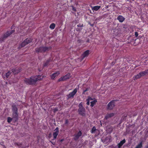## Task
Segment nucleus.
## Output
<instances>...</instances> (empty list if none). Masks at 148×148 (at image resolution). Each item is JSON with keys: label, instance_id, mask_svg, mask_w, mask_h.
I'll return each instance as SVG.
<instances>
[{"label": "nucleus", "instance_id": "obj_31", "mask_svg": "<svg viewBox=\"0 0 148 148\" xmlns=\"http://www.w3.org/2000/svg\"><path fill=\"white\" fill-rule=\"evenodd\" d=\"M69 123V121L68 119H66L65 120V125H67Z\"/></svg>", "mask_w": 148, "mask_h": 148}, {"label": "nucleus", "instance_id": "obj_13", "mask_svg": "<svg viewBox=\"0 0 148 148\" xmlns=\"http://www.w3.org/2000/svg\"><path fill=\"white\" fill-rule=\"evenodd\" d=\"M117 19L120 23H122L125 19L124 17L121 15H119L117 17Z\"/></svg>", "mask_w": 148, "mask_h": 148}, {"label": "nucleus", "instance_id": "obj_21", "mask_svg": "<svg viewBox=\"0 0 148 148\" xmlns=\"http://www.w3.org/2000/svg\"><path fill=\"white\" fill-rule=\"evenodd\" d=\"M97 99H95L93 101L90 102V106L91 107H93L97 102Z\"/></svg>", "mask_w": 148, "mask_h": 148}, {"label": "nucleus", "instance_id": "obj_17", "mask_svg": "<svg viewBox=\"0 0 148 148\" xmlns=\"http://www.w3.org/2000/svg\"><path fill=\"white\" fill-rule=\"evenodd\" d=\"M12 110L13 112H18V108L16 105H13L12 106Z\"/></svg>", "mask_w": 148, "mask_h": 148}, {"label": "nucleus", "instance_id": "obj_24", "mask_svg": "<svg viewBox=\"0 0 148 148\" xmlns=\"http://www.w3.org/2000/svg\"><path fill=\"white\" fill-rule=\"evenodd\" d=\"M74 96V90L71 93H70L69 95H68V97L69 98H71V97H73Z\"/></svg>", "mask_w": 148, "mask_h": 148}, {"label": "nucleus", "instance_id": "obj_46", "mask_svg": "<svg viewBox=\"0 0 148 148\" xmlns=\"http://www.w3.org/2000/svg\"><path fill=\"white\" fill-rule=\"evenodd\" d=\"M77 66H79V65H77Z\"/></svg>", "mask_w": 148, "mask_h": 148}, {"label": "nucleus", "instance_id": "obj_22", "mask_svg": "<svg viewBox=\"0 0 148 148\" xmlns=\"http://www.w3.org/2000/svg\"><path fill=\"white\" fill-rule=\"evenodd\" d=\"M141 77V75L140 74V73H139L133 77L134 79V80H136L137 79L140 78Z\"/></svg>", "mask_w": 148, "mask_h": 148}, {"label": "nucleus", "instance_id": "obj_36", "mask_svg": "<svg viewBox=\"0 0 148 148\" xmlns=\"http://www.w3.org/2000/svg\"><path fill=\"white\" fill-rule=\"evenodd\" d=\"M88 89L86 88L85 90H84L83 91V93H84L85 92H86V91H87L88 90Z\"/></svg>", "mask_w": 148, "mask_h": 148}, {"label": "nucleus", "instance_id": "obj_20", "mask_svg": "<svg viewBox=\"0 0 148 148\" xmlns=\"http://www.w3.org/2000/svg\"><path fill=\"white\" fill-rule=\"evenodd\" d=\"M100 7L101 6H95L92 7V9L93 10L97 11L98 10L100 9Z\"/></svg>", "mask_w": 148, "mask_h": 148}, {"label": "nucleus", "instance_id": "obj_6", "mask_svg": "<svg viewBox=\"0 0 148 148\" xmlns=\"http://www.w3.org/2000/svg\"><path fill=\"white\" fill-rule=\"evenodd\" d=\"M32 40L31 38H27L21 43V44L19 46V48H21L25 46L26 45L31 42Z\"/></svg>", "mask_w": 148, "mask_h": 148}, {"label": "nucleus", "instance_id": "obj_35", "mask_svg": "<svg viewBox=\"0 0 148 148\" xmlns=\"http://www.w3.org/2000/svg\"><path fill=\"white\" fill-rule=\"evenodd\" d=\"M87 99H89V101L90 100H92L93 99L90 97H88V98Z\"/></svg>", "mask_w": 148, "mask_h": 148}, {"label": "nucleus", "instance_id": "obj_32", "mask_svg": "<svg viewBox=\"0 0 148 148\" xmlns=\"http://www.w3.org/2000/svg\"><path fill=\"white\" fill-rule=\"evenodd\" d=\"M86 101H87L86 104L88 105H89L90 104V101L89 100V99H86Z\"/></svg>", "mask_w": 148, "mask_h": 148}, {"label": "nucleus", "instance_id": "obj_34", "mask_svg": "<svg viewBox=\"0 0 148 148\" xmlns=\"http://www.w3.org/2000/svg\"><path fill=\"white\" fill-rule=\"evenodd\" d=\"M58 111V109L57 108H55L53 109V111L54 112H55Z\"/></svg>", "mask_w": 148, "mask_h": 148}, {"label": "nucleus", "instance_id": "obj_38", "mask_svg": "<svg viewBox=\"0 0 148 148\" xmlns=\"http://www.w3.org/2000/svg\"><path fill=\"white\" fill-rule=\"evenodd\" d=\"M147 74H148V69L145 70Z\"/></svg>", "mask_w": 148, "mask_h": 148}, {"label": "nucleus", "instance_id": "obj_26", "mask_svg": "<svg viewBox=\"0 0 148 148\" xmlns=\"http://www.w3.org/2000/svg\"><path fill=\"white\" fill-rule=\"evenodd\" d=\"M64 77L65 78L66 80L68 79L70 77V74L69 73L67 74L66 75L64 76Z\"/></svg>", "mask_w": 148, "mask_h": 148}, {"label": "nucleus", "instance_id": "obj_15", "mask_svg": "<svg viewBox=\"0 0 148 148\" xmlns=\"http://www.w3.org/2000/svg\"><path fill=\"white\" fill-rule=\"evenodd\" d=\"M114 115V114L113 113L107 114L105 117V118L106 119H107L109 118H111Z\"/></svg>", "mask_w": 148, "mask_h": 148}, {"label": "nucleus", "instance_id": "obj_41", "mask_svg": "<svg viewBox=\"0 0 148 148\" xmlns=\"http://www.w3.org/2000/svg\"><path fill=\"white\" fill-rule=\"evenodd\" d=\"M89 42V39H88L87 40H86V42Z\"/></svg>", "mask_w": 148, "mask_h": 148}, {"label": "nucleus", "instance_id": "obj_2", "mask_svg": "<svg viewBox=\"0 0 148 148\" xmlns=\"http://www.w3.org/2000/svg\"><path fill=\"white\" fill-rule=\"evenodd\" d=\"M52 47H48L42 46L39 47H37L35 49L36 52L38 53H45L48 51L51 50Z\"/></svg>", "mask_w": 148, "mask_h": 148}, {"label": "nucleus", "instance_id": "obj_5", "mask_svg": "<svg viewBox=\"0 0 148 148\" xmlns=\"http://www.w3.org/2000/svg\"><path fill=\"white\" fill-rule=\"evenodd\" d=\"M15 32L14 30H12L11 31H7L4 34L3 36L0 38V42H1L10 36Z\"/></svg>", "mask_w": 148, "mask_h": 148}, {"label": "nucleus", "instance_id": "obj_28", "mask_svg": "<svg viewBox=\"0 0 148 148\" xmlns=\"http://www.w3.org/2000/svg\"><path fill=\"white\" fill-rule=\"evenodd\" d=\"M140 74L141 75V77L143 76H144L145 75H146L147 73H146L145 71H142L140 72Z\"/></svg>", "mask_w": 148, "mask_h": 148}, {"label": "nucleus", "instance_id": "obj_43", "mask_svg": "<svg viewBox=\"0 0 148 148\" xmlns=\"http://www.w3.org/2000/svg\"><path fill=\"white\" fill-rule=\"evenodd\" d=\"M63 140V139H62V140H61V141H62Z\"/></svg>", "mask_w": 148, "mask_h": 148}, {"label": "nucleus", "instance_id": "obj_8", "mask_svg": "<svg viewBox=\"0 0 148 148\" xmlns=\"http://www.w3.org/2000/svg\"><path fill=\"white\" fill-rule=\"evenodd\" d=\"M11 72L10 71H8L5 74L3 73H2V77L5 80H8L11 77Z\"/></svg>", "mask_w": 148, "mask_h": 148}, {"label": "nucleus", "instance_id": "obj_9", "mask_svg": "<svg viewBox=\"0 0 148 148\" xmlns=\"http://www.w3.org/2000/svg\"><path fill=\"white\" fill-rule=\"evenodd\" d=\"M60 74V72L59 71L54 73L52 75H50L51 78L52 80H54L55 79V78L58 76Z\"/></svg>", "mask_w": 148, "mask_h": 148}, {"label": "nucleus", "instance_id": "obj_45", "mask_svg": "<svg viewBox=\"0 0 148 148\" xmlns=\"http://www.w3.org/2000/svg\"><path fill=\"white\" fill-rule=\"evenodd\" d=\"M13 25H12V28H13Z\"/></svg>", "mask_w": 148, "mask_h": 148}, {"label": "nucleus", "instance_id": "obj_19", "mask_svg": "<svg viewBox=\"0 0 148 148\" xmlns=\"http://www.w3.org/2000/svg\"><path fill=\"white\" fill-rule=\"evenodd\" d=\"M125 142V139L121 141L118 144V148H120L122 146Z\"/></svg>", "mask_w": 148, "mask_h": 148}, {"label": "nucleus", "instance_id": "obj_18", "mask_svg": "<svg viewBox=\"0 0 148 148\" xmlns=\"http://www.w3.org/2000/svg\"><path fill=\"white\" fill-rule=\"evenodd\" d=\"M52 60L51 58H49L43 64V66L45 67L47 66L49 64V62Z\"/></svg>", "mask_w": 148, "mask_h": 148}, {"label": "nucleus", "instance_id": "obj_3", "mask_svg": "<svg viewBox=\"0 0 148 148\" xmlns=\"http://www.w3.org/2000/svg\"><path fill=\"white\" fill-rule=\"evenodd\" d=\"M79 109L78 110L79 114L80 115L84 116L85 115L86 110L83 106L82 103H80L79 105Z\"/></svg>", "mask_w": 148, "mask_h": 148}, {"label": "nucleus", "instance_id": "obj_40", "mask_svg": "<svg viewBox=\"0 0 148 148\" xmlns=\"http://www.w3.org/2000/svg\"><path fill=\"white\" fill-rule=\"evenodd\" d=\"M72 10H73L74 11V7L73 6H72Z\"/></svg>", "mask_w": 148, "mask_h": 148}, {"label": "nucleus", "instance_id": "obj_14", "mask_svg": "<svg viewBox=\"0 0 148 148\" xmlns=\"http://www.w3.org/2000/svg\"><path fill=\"white\" fill-rule=\"evenodd\" d=\"M13 118L14 119L15 122H16L18 120V112H13Z\"/></svg>", "mask_w": 148, "mask_h": 148}, {"label": "nucleus", "instance_id": "obj_33", "mask_svg": "<svg viewBox=\"0 0 148 148\" xmlns=\"http://www.w3.org/2000/svg\"><path fill=\"white\" fill-rule=\"evenodd\" d=\"M135 35L136 37H138V34L137 32H135Z\"/></svg>", "mask_w": 148, "mask_h": 148}, {"label": "nucleus", "instance_id": "obj_10", "mask_svg": "<svg viewBox=\"0 0 148 148\" xmlns=\"http://www.w3.org/2000/svg\"><path fill=\"white\" fill-rule=\"evenodd\" d=\"M55 132L53 133V136L54 139L57 138V136L59 133V129L58 127H56L54 130Z\"/></svg>", "mask_w": 148, "mask_h": 148}, {"label": "nucleus", "instance_id": "obj_25", "mask_svg": "<svg viewBox=\"0 0 148 148\" xmlns=\"http://www.w3.org/2000/svg\"><path fill=\"white\" fill-rule=\"evenodd\" d=\"M66 80L64 76L61 77L58 80V82H59L62 81H64Z\"/></svg>", "mask_w": 148, "mask_h": 148}, {"label": "nucleus", "instance_id": "obj_42", "mask_svg": "<svg viewBox=\"0 0 148 148\" xmlns=\"http://www.w3.org/2000/svg\"><path fill=\"white\" fill-rule=\"evenodd\" d=\"M90 25H91V26H93V24H90Z\"/></svg>", "mask_w": 148, "mask_h": 148}, {"label": "nucleus", "instance_id": "obj_29", "mask_svg": "<svg viewBox=\"0 0 148 148\" xmlns=\"http://www.w3.org/2000/svg\"><path fill=\"white\" fill-rule=\"evenodd\" d=\"M12 120V119L10 117H8L7 118V122L9 123H10Z\"/></svg>", "mask_w": 148, "mask_h": 148}, {"label": "nucleus", "instance_id": "obj_44", "mask_svg": "<svg viewBox=\"0 0 148 148\" xmlns=\"http://www.w3.org/2000/svg\"><path fill=\"white\" fill-rule=\"evenodd\" d=\"M76 9H75V10H74L75 12V11H76Z\"/></svg>", "mask_w": 148, "mask_h": 148}, {"label": "nucleus", "instance_id": "obj_7", "mask_svg": "<svg viewBox=\"0 0 148 148\" xmlns=\"http://www.w3.org/2000/svg\"><path fill=\"white\" fill-rule=\"evenodd\" d=\"M115 100H112L108 104L107 109L108 110H112L115 106Z\"/></svg>", "mask_w": 148, "mask_h": 148}, {"label": "nucleus", "instance_id": "obj_11", "mask_svg": "<svg viewBox=\"0 0 148 148\" xmlns=\"http://www.w3.org/2000/svg\"><path fill=\"white\" fill-rule=\"evenodd\" d=\"M21 69L20 68H17L12 69V71L14 74H16L20 72L21 71Z\"/></svg>", "mask_w": 148, "mask_h": 148}, {"label": "nucleus", "instance_id": "obj_23", "mask_svg": "<svg viewBox=\"0 0 148 148\" xmlns=\"http://www.w3.org/2000/svg\"><path fill=\"white\" fill-rule=\"evenodd\" d=\"M143 146V142L141 141L134 148H142Z\"/></svg>", "mask_w": 148, "mask_h": 148}, {"label": "nucleus", "instance_id": "obj_30", "mask_svg": "<svg viewBox=\"0 0 148 148\" xmlns=\"http://www.w3.org/2000/svg\"><path fill=\"white\" fill-rule=\"evenodd\" d=\"M96 130V128H95V127L93 126L92 127V129L91 130V133H94L95 132Z\"/></svg>", "mask_w": 148, "mask_h": 148}, {"label": "nucleus", "instance_id": "obj_27", "mask_svg": "<svg viewBox=\"0 0 148 148\" xmlns=\"http://www.w3.org/2000/svg\"><path fill=\"white\" fill-rule=\"evenodd\" d=\"M56 26V25L54 23L51 24L49 28L51 29H54Z\"/></svg>", "mask_w": 148, "mask_h": 148}, {"label": "nucleus", "instance_id": "obj_16", "mask_svg": "<svg viewBox=\"0 0 148 148\" xmlns=\"http://www.w3.org/2000/svg\"><path fill=\"white\" fill-rule=\"evenodd\" d=\"M82 134L81 132L79 131L76 135H75V140H77L80 136H81Z\"/></svg>", "mask_w": 148, "mask_h": 148}, {"label": "nucleus", "instance_id": "obj_1", "mask_svg": "<svg viewBox=\"0 0 148 148\" xmlns=\"http://www.w3.org/2000/svg\"><path fill=\"white\" fill-rule=\"evenodd\" d=\"M44 77V76H42L41 75L31 76L29 78H26L24 82L27 85H35L38 81L41 80Z\"/></svg>", "mask_w": 148, "mask_h": 148}, {"label": "nucleus", "instance_id": "obj_4", "mask_svg": "<svg viewBox=\"0 0 148 148\" xmlns=\"http://www.w3.org/2000/svg\"><path fill=\"white\" fill-rule=\"evenodd\" d=\"M90 51L89 50H87L84 51L83 54L82 55L80 58H78L76 60V62H81L85 57H87L89 54Z\"/></svg>", "mask_w": 148, "mask_h": 148}, {"label": "nucleus", "instance_id": "obj_37", "mask_svg": "<svg viewBox=\"0 0 148 148\" xmlns=\"http://www.w3.org/2000/svg\"><path fill=\"white\" fill-rule=\"evenodd\" d=\"M77 91V89L76 88L75 89V95Z\"/></svg>", "mask_w": 148, "mask_h": 148}, {"label": "nucleus", "instance_id": "obj_39", "mask_svg": "<svg viewBox=\"0 0 148 148\" xmlns=\"http://www.w3.org/2000/svg\"><path fill=\"white\" fill-rule=\"evenodd\" d=\"M50 142L51 143H52L53 145H54L55 144V142H52L51 141H50Z\"/></svg>", "mask_w": 148, "mask_h": 148}, {"label": "nucleus", "instance_id": "obj_12", "mask_svg": "<svg viewBox=\"0 0 148 148\" xmlns=\"http://www.w3.org/2000/svg\"><path fill=\"white\" fill-rule=\"evenodd\" d=\"M83 24H79L77 25V27L76 28V30L78 32H80V31L83 29Z\"/></svg>", "mask_w": 148, "mask_h": 148}]
</instances>
